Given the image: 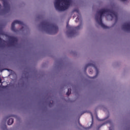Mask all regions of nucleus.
<instances>
[{
    "mask_svg": "<svg viewBox=\"0 0 130 130\" xmlns=\"http://www.w3.org/2000/svg\"><path fill=\"white\" fill-rule=\"evenodd\" d=\"M104 14H109L111 17L115 18V19H117L118 15L116 12L110 9H103L97 12V14L95 15V20L96 22L101 26V27H102V28H103V29H108V27L102 22V17H103Z\"/></svg>",
    "mask_w": 130,
    "mask_h": 130,
    "instance_id": "obj_1",
    "label": "nucleus"
},
{
    "mask_svg": "<svg viewBox=\"0 0 130 130\" xmlns=\"http://www.w3.org/2000/svg\"><path fill=\"white\" fill-rule=\"evenodd\" d=\"M72 3H73L72 0H55L54 6L57 11L63 12L69 9Z\"/></svg>",
    "mask_w": 130,
    "mask_h": 130,
    "instance_id": "obj_2",
    "label": "nucleus"
},
{
    "mask_svg": "<svg viewBox=\"0 0 130 130\" xmlns=\"http://www.w3.org/2000/svg\"><path fill=\"white\" fill-rule=\"evenodd\" d=\"M15 24H19V25H22V24H23V22L22 21H19V20L14 21V22H12V25H11V29L13 31H15Z\"/></svg>",
    "mask_w": 130,
    "mask_h": 130,
    "instance_id": "obj_3",
    "label": "nucleus"
},
{
    "mask_svg": "<svg viewBox=\"0 0 130 130\" xmlns=\"http://www.w3.org/2000/svg\"><path fill=\"white\" fill-rule=\"evenodd\" d=\"M50 27L51 28V29H52L54 32H55V33H56V32L58 31V27L55 24L51 25Z\"/></svg>",
    "mask_w": 130,
    "mask_h": 130,
    "instance_id": "obj_4",
    "label": "nucleus"
},
{
    "mask_svg": "<svg viewBox=\"0 0 130 130\" xmlns=\"http://www.w3.org/2000/svg\"><path fill=\"white\" fill-rule=\"evenodd\" d=\"M123 29H126L127 30H130V22L125 23L123 25Z\"/></svg>",
    "mask_w": 130,
    "mask_h": 130,
    "instance_id": "obj_5",
    "label": "nucleus"
},
{
    "mask_svg": "<svg viewBox=\"0 0 130 130\" xmlns=\"http://www.w3.org/2000/svg\"><path fill=\"white\" fill-rule=\"evenodd\" d=\"M13 122H14V119L10 118L9 119L8 121V125H11V124H13Z\"/></svg>",
    "mask_w": 130,
    "mask_h": 130,
    "instance_id": "obj_6",
    "label": "nucleus"
},
{
    "mask_svg": "<svg viewBox=\"0 0 130 130\" xmlns=\"http://www.w3.org/2000/svg\"><path fill=\"white\" fill-rule=\"evenodd\" d=\"M71 92H72V89L69 88L68 90V92L66 93V95H67V96H70Z\"/></svg>",
    "mask_w": 130,
    "mask_h": 130,
    "instance_id": "obj_7",
    "label": "nucleus"
},
{
    "mask_svg": "<svg viewBox=\"0 0 130 130\" xmlns=\"http://www.w3.org/2000/svg\"><path fill=\"white\" fill-rule=\"evenodd\" d=\"M11 39H12L13 42H17V41H18V39H17L16 38H15L14 37H12Z\"/></svg>",
    "mask_w": 130,
    "mask_h": 130,
    "instance_id": "obj_8",
    "label": "nucleus"
},
{
    "mask_svg": "<svg viewBox=\"0 0 130 130\" xmlns=\"http://www.w3.org/2000/svg\"><path fill=\"white\" fill-rule=\"evenodd\" d=\"M81 19H82V17H81V16H78V17H77L76 20H75V22L77 23V22H78V20L80 21Z\"/></svg>",
    "mask_w": 130,
    "mask_h": 130,
    "instance_id": "obj_9",
    "label": "nucleus"
},
{
    "mask_svg": "<svg viewBox=\"0 0 130 130\" xmlns=\"http://www.w3.org/2000/svg\"><path fill=\"white\" fill-rule=\"evenodd\" d=\"M91 117H92V123L91 124V126H92V125H93V122L94 121V119L93 117V114L92 113H91Z\"/></svg>",
    "mask_w": 130,
    "mask_h": 130,
    "instance_id": "obj_10",
    "label": "nucleus"
},
{
    "mask_svg": "<svg viewBox=\"0 0 130 130\" xmlns=\"http://www.w3.org/2000/svg\"><path fill=\"white\" fill-rule=\"evenodd\" d=\"M82 27L81 25H78V26H77L76 27H75V29L76 30H79V29H81V27Z\"/></svg>",
    "mask_w": 130,
    "mask_h": 130,
    "instance_id": "obj_11",
    "label": "nucleus"
},
{
    "mask_svg": "<svg viewBox=\"0 0 130 130\" xmlns=\"http://www.w3.org/2000/svg\"><path fill=\"white\" fill-rule=\"evenodd\" d=\"M67 29H71L72 27H69V25H67Z\"/></svg>",
    "mask_w": 130,
    "mask_h": 130,
    "instance_id": "obj_12",
    "label": "nucleus"
},
{
    "mask_svg": "<svg viewBox=\"0 0 130 130\" xmlns=\"http://www.w3.org/2000/svg\"><path fill=\"white\" fill-rule=\"evenodd\" d=\"M4 7H6V3L5 2L4 3Z\"/></svg>",
    "mask_w": 130,
    "mask_h": 130,
    "instance_id": "obj_13",
    "label": "nucleus"
},
{
    "mask_svg": "<svg viewBox=\"0 0 130 130\" xmlns=\"http://www.w3.org/2000/svg\"><path fill=\"white\" fill-rule=\"evenodd\" d=\"M0 83H2V78H0Z\"/></svg>",
    "mask_w": 130,
    "mask_h": 130,
    "instance_id": "obj_14",
    "label": "nucleus"
},
{
    "mask_svg": "<svg viewBox=\"0 0 130 130\" xmlns=\"http://www.w3.org/2000/svg\"><path fill=\"white\" fill-rule=\"evenodd\" d=\"M122 2H125L126 0H121Z\"/></svg>",
    "mask_w": 130,
    "mask_h": 130,
    "instance_id": "obj_15",
    "label": "nucleus"
},
{
    "mask_svg": "<svg viewBox=\"0 0 130 130\" xmlns=\"http://www.w3.org/2000/svg\"><path fill=\"white\" fill-rule=\"evenodd\" d=\"M89 66H91V64H88L87 65V67H89Z\"/></svg>",
    "mask_w": 130,
    "mask_h": 130,
    "instance_id": "obj_16",
    "label": "nucleus"
},
{
    "mask_svg": "<svg viewBox=\"0 0 130 130\" xmlns=\"http://www.w3.org/2000/svg\"><path fill=\"white\" fill-rule=\"evenodd\" d=\"M9 118V117H8L7 118Z\"/></svg>",
    "mask_w": 130,
    "mask_h": 130,
    "instance_id": "obj_17",
    "label": "nucleus"
},
{
    "mask_svg": "<svg viewBox=\"0 0 130 130\" xmlns=\"http://www.w3.org/2000/svg\"><path fill=\"white\" fill-rule=\"evenodd\" d=\"M0 8H1V4H0Z\"/></svg>",
    "mask_w": 130,
    "mask_h": 130,
    "instance_id": "obj_18",
    "label": "nucleus"
}]
</instances>
